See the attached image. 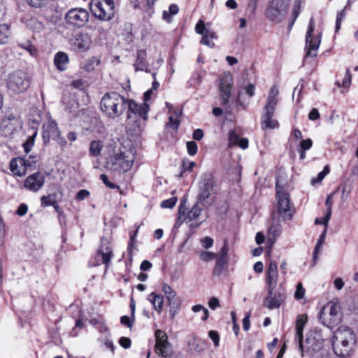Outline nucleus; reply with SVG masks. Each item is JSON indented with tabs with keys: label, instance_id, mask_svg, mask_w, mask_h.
Segmentation results:
<instances>
[{
	"label": "nucleus",
	"instance_id": "obj_16",
	"mask_svg": "<svg viewBox=\"0 0 358 358\" xmlns=\"http://www.w3.org/2000/svg\"><path fill=\"white\" fill-rule=\"evenodd\" d=\"M233 78L229 72L224 73L220 78L219 91L222 105H227L231 97Z\"/></svg>",
	"mask_w": 358,
	"mask_h": 358
},
{
	"label": "nucleus",
	"instance_id": "obj_45",
	"mask_svg": "<svg viewBox=\"0 0 358 358\" xmlns=\"http://www.w3.org/2000/svg\"><path fill=\"white\" fill-rule=\"evenodd\" d=\"M100 64V60L96 57H92L87 60L86 64L84 66V69L87 71L90 72L92 71L95 66H99Z\"/></svg>",
	"mask_w": 358,
	"mask_h": 358
},
{
	"label": "nucleus",
	"instance_id": "obj_42",
	"mask_svg": "<svg viewBox=\"0 0 358 358\" xmlns=\"http://www.w3.org/2000/svg\"><path fill=\"white\" fill-rule=\"evenodd\" d=\"M351 79L352 74L350 73V71L349 69H347L344 78L342 80V83H341L339 81H337L336 83V85H337L338 87H343V88L347 89L351 85Z\"/></svg>",
	"mask_w": 358,
	"mask_h": 358
},
{
	"label": "nucleus",
	"instance_id": "obj_49",
	"mask_svg": "<svg viewBox=\"0 0 358 358\" xmlns=\"http://www.w3.org/2000/svg\"><path fill=\"white\" fill-rule=\"evenodd\" d=\"M217 257V255L212 252H206V251H202L199 254L200 259L203 262H209L213 260Z\"/></svg>",
	"mask_w": 358,
	"mask_h": 358
},
{
	"label": "nucleus",
	"instance_id": "obj_51",
	"mask_svg": "<svg viewBox=\"0 0 358 358\" xmlns=\"http://www.w3.org/2000/svg\"><path fill=\"white\" fill-rule=\"evenodd\" d=\"M305 295V289L303 287V285L301 282H299L296 285V291L294 293V297L297 300H301L303 299Z\"/></svg>",
	"mask_w": 358,
	"mask_h": 358
},
{
	"label": "nucleus",
	"instance_id": "obj_39",
	"mask_svg": "<svg viewBox=\"0 0 358 358\" xmlns=\"http://www.w3.org/2000/svg\"><path fill=\"white\" fill-rule=\"evenodd\" d=\"M195 165L196 164L194 162L188 159H183L180 166L181 171L178 175V177H182L184 173L187 171H192Z\"/></svg>",
	"mask_w": 358,
	"mask_h": 358
},
{
	"label": "nucleus",
	"instance_id": "obj_52",
	"mask_svg": "<svg viewBox=\"0 0 358 358\" xmlns=\"http://www.w3.org/2000/svg\"><path fill=\"white\" fill-rule=\"evenodd\" d=\"M301 3V0H296L294 4V8L292 12L293 20L292 23L290 24V27L294 24V21L297 18L299 15L300 10V4Z\"/></svg>",
	"mask_w": 358,
	"mask_h": 358
},
{
	"label": "nucleus",
	"instance_id": "obj_13",
	"mask_svg": "<svg viewBox=\"0 0 358 358\" xmlns=\"http://www.w3.org/2000/svg\"><path fill=\"white\" fill-rule=\"evenodd\" d=\"M66 24L73 28H80L89 20V13L84 8L70 9L65 15Z\"/></svg>",
	"mask_w": 358,
	"mask_h": 358
},
{
	"label": "nucleus",
	"instance_id": "obj_31",
	"mask_svg": "<svg viewBox=\"0 0 358 358\" xmlns=\"http://www.w3.org/2000/svg\"><path fill=\"white\" fill-rule=\"evenodd\" d=\"M146 52L144 50H140L137 52V58L135 64L136 70L147 71V63L145 61Z\"/></svg>",
	"mask_w": 358,
	"mask_h": 358
},
{
	"label": "nucleus",
	"instance_id": "obj_3",
	"mask_svg": "<svg viewBox=\"0 0 358 358\" xmlns=\"http://www.w3.org/2000/svg\"><path fill=\"white\" fill-rule=\"evenodd\" d=\"M276 210L277 213L283 220H291L295 213L294 204L292 203L289 193L285 190L284 185H280L279 180H276Z\"/></svg>",
	"mask_w": 358,
	"mask_h": 358
},
{
	"label": "nucleus",
	"instance_id": "obj_55",
	"mask_svg": "<svg viewBox=\"0 0 358 358\" xmlns=\"http://www.w3.org/2000/svg\"><path fill=\"white\" fill-rule=\"evenodd\" d=\"M257 2L258 0H248L246 11L249 15H252L255 14L257 6Z\"/></svg>",
	"mask_w": 358,
	"mask_h": 358
},
{
	"label": "nucleus",
	"instance_id": "obj_8",
	"mask_svg": "<svg viewBox=\"0 0 358 358\" xmlns=\"http://www.w3.org/2000/svg\"><path fill=\"white\" fill-rule=\"evenodd\" d=\"M42 136L44 144L49 143L51 139L60 147H64L67 143L65 138L61 135L57 123L50 117L43 125Z\"/></svg>",
	"mask_w": 358,
	"mask_h": 358
},
{
	"label": "nucleus",
	"instance_id": "obj_22",
	"mask_svg": "<svg viewBox=\"0 0 358 358\" xmlns=\"http://www.w3.org/2000/svg\"><path fill=\"white\" fill-rule=\"evenodd\" d=\"M146 121L147 120H143V119L133 117L131 114H127V131L131 134L138 135L143 130Z\"/></svg>",
	"mask_w": 358,
	"mask_h": 358
},
{
	"label": "nucleus",
	"instance_id": "obj_41",
	"mask_svg": "<svg viewBox=\"0 0 358 358\" xmlns=\"http://www.w3.org/2000/svg\"><path fill=\"white\" fill-rule=\"evenodd\" d=\"M103 145L99 141H93L90 144V153L94 157H97L100 155L102 150Z\"/></svg>",
	"mask_w": 358,
	"mask_h": 358
},
{
	"label": "nucleus",
	"instance_id": "obj_60",
	"mask_svg": "<svg viewBox=\"0 0 358 358\" xmlns=\"http://www.w3.org/2000/svg\"><path fill=\"white\" fill-rule=\"evenodd\" d=\"M228 252H229L228 243L227 241H224V245L222 247V248L219 252L218 257L228 259V258H227Z\"/></svg>",
	"mask_w": 358,
	"mask_h": 358
},
{
	"label": "nucleus",
	"instance_id": "obj_24",
	"mask_svg": "<svg viewBox=\"0 0 358 358\" xmlns=\"http://www.w3.org/2000/svg\"><path fill=\"white\" fill-rule=\"evenodd\" d=\"M92 43L91 36L88 33L81 32L75 37L74 47L81 52L90 49Z\"/></svg>",
	"mask_w": 358,
	"mask_h": 358
},
{
	"label": "nucleus",
	"instance_id": "obj_43",
	"mask_svg": "<svg viewBox=\"0 0 358 358\" xmlns=\"http://www.w3.org/2000/svg\"><path fill=\"white\" fill-rule=\"evenodd\" d=\"M327 231V229L326 228H324V229L320 234L319 239L317 240V242L316 243V245H315L314 251H313V258L315 259L317 258V255L320 248L322 246V245L324 242Z\"/></svg>",
	"mask_w": 358,
	"mask_h": 358
},
{
	"label": "nucleus",
	"instance_id": "obj_37",
	"mask_svg": "<svg viewBox=\"0 0 358 358\" xmlns=\"http://www.w3.org/2000/svg\"><path fill=\"white\" fill-rule=\"evenodd\" d=\"M10 36V31L8 25L3 24L0 25V44L7 43Z\"/></svg>",
	"mask_w": 358,
	"mask_h": 358
},
{
	"label": "nucleus",
	"instance_id": "obj_15",
	"mask_svg": "<svg viewBox=\"0 0 358 358\" xmlns=\"http://www.w3.org/2000/svg\"><path fill=\"white\" fill-rule=\"evenodd\" d=\"M162 291L165 294L168 305L170 307V315L172 318H174L180 308L181 300L177 296L176 292L167 283L164 282L162 285Z\"/></svg>",
	"mask_w": 358,
	"mask_h": 358
},
{
	"label": "nucleus",
	"instance_id": "obj_59",
	"mask_svg": "<svg viewBox=\"0 0 358 358\" xmlns=\"http://www.w3.org/2000/svg\"><path fill=\"white\" fill-rule=\"evenodd\" d=\"M201 245L205 249L210 248L213 245V239L209 236H206L201 240Z\"/></svg>",
	"mask_w": 358,
	"mask_h": 358
},
{
	"label": "nucleus",
	"instance_id": "obj_12",
	"mask_svg": "<svg viewBox=\"0 0 358 358\" xmlns=\"http://www.w3.org/2000/svg\"><path fill=\"white\" fill-rule=\"evenodd\" d=\"M324 339L320 331L310 330L306 334V338L303 343L304 351L301 353L303 356L305 352L313 355L315 352H320L323 347Z\"/></svg>",
	"mask_w": 358,
	"mask_h": 358
},
{
	"label": "nucleus",
	"instance_id": "obj_44",
	"mask_svg": "<svg viewBox=\"0 0 358 358\" xmlns=\"http://www.w3.org/2000/svg\"><path fill=\"white\" fill-rule=\"evenodd\" d=\"M41 203L44 206H49L55 204L56 200V194H50L47 196H43L41 199Z\"/></svg>",
	"mask_w": 358,
	"mask_h": 358
},
{
	"label": "nucleus",
	"instance_id": "obj_64",
	"mask_svg": "<svg viewBox=\"0 0 358 358\" xmlns=\"http://www.w3.org/2000/svg\"><path fill=\"white\" fill-rule=\"evenodd\" d=\"M195 31L197 34L203 35L207 31L205 27V24L203 20H199L195 27Z\"/></svg>",
	"mask_w": 358,
	"mask_h": 358
},
{
	"label": "nucleus",
	"instance_id": "obj_50",
	"mask_svg": "<svg viewBox=\"0 0 358 358\" xmlns=\"http://www.w3.org/2000/svg\"><path fill=\"white\" fill-rule=\"evenodd\" d=\"M177 197L173 196L169 199L164 200L161 203V207L163 208H172L175 206L176 202H177Z\"/></svg>",
	"mask_w": 358,
	"mask_h": 358
},
{
	"label": "nucleus",
	"instance_id": "obj_21",
	"mask_svg": "<svg viewBox=\"0 0 358 358\" xmlns=\"http://www.w3.org/2000/svg\"><path fill=\"white\" fill-rule=\"evenodd\" d=\"M45 176L40 172L30 175L24 181V187L32 192L38 191L44 185Z\"/></svg>",
	"mask_w": 358,
	"mask_h": 358
},
{
	"label": "nucleus",
	"instance_id": "obj_38",
	"mask_svg": "<svg viewBox=\"0 0 358 358\" xmlns=\"http://www.w3.org/2000/svg\"><path fill=\"white\" fill-rule=\"evenodd\" d=\"M18 45L28 52L30 55L35 56L37 53V49L35 45H34L30 41H25L22 42H19Z\"/></svg>",
	"mask_w": 358,
	"mask_h": 358
},
{
	"label": "nucleus",
	"instance_id": "obj_11",
	"mask_svg": "<svg viewBox=\"0 0 358 358\" xmlns=\"http://www.w3.org/2000/svg\"><path fill=\"white\" fill-rule=\"evenodd\" d=\"M315 30V21L313 17L310 19L308 30L306 34V50L305 59L308 57H315L317 52L321 43L322 34L319 33L316 36L313 34Z\"/></svg>",
	"mask_w": 358,
	"mask_h": 358
},
{
	"label": "nucleus",
	"instance_id": "obj_25",
	"mask_svg": "<svg viewBox=\"0 0 358 358\" xmlns=\"http://www.w3.org/2000/svg\"><path fill=\"white\" fill-rule=\"evenodd\" d=\"M228 145L229 148L238 146L242 149H246L248 147V140L245 138H240L235 131H231L229 134Z\"/></svg>",
	"mask_w": 358,
	"mask_h": 358
},
{
	"label": "nucleus",
	"instance_id": "obj_57",
	"mask_svg": "<svg viewBox=\"0 0 358 358\" xmlns=\"http://www.w3.org/2000/svg\"><path fill=\"white\" fill-rule=\"evenodd\" d=\"M37 135V131H34L33 134L28 138L24 144V150L28 152L30 150V148L34 145V138Z\"/></svg>",
	"mask_w": 358,
	"mask_h": 358
},
{
	"label": "nucleus",
	"instance_id": "obj_36",
	"mask_svg": "<svg viewBox=\"0 0 358 358\" xmlns=\"http://www.w3.org/2000/svg\"><path fill=\"white\" fill-rule=\"evenodd\" d=\"M27 26L34 32H40L43 29L42 22L35 17H31L27 22Z\"/></svg>",
	"mask_w": 358,
	"mask_h": 358
},
{
	"label": "nucleus",
	"instance_id": "obj_2",
	"mask_svg": "<svg viewBox=\"0 0 358 358\" xmlns=\"http://www.w3.org/2000/svg\"><path fill=\"white\" fill-rule=\"evenodd\" d=\"M127 101V99L117 92H108L101 99L100 109L104 116L114 120L124 114Z\"/></svg>",
	"mask_w": 358,
	"mask_h": 358
},
{
	"label": "nucleus",
	"instance_id": "obj_6",
	"mask_svg": "<svg viewBox=\"0 0 358 358\" xmlns=\"http://www.w3.org/2000/svg\"><path fill=\"white\" fill-rule=\"evenodd\" d=\"M90 10L99 20L110 21L115 16V3L113 0H92Z\"/></svg>",
	"mask_w": 358,
	"mask_h": 358
},
{
	"label": "nucleus",
	"instance_id": "obj_58",
	"mask_svg": "<svg viewBox=\"0 0 358 358\" xmlns=\"http://www.w3.org/2000/svg\"><path fill=\"white\" fill-rule=\"evenodd\" d=\"M71 86H73L76 89H78L80 90H83L86 87V82L82 79H77L71 83Z\"/></svg>",
	"mask_w": 358,
	"mask_h": 358
},
{
	"label": "nucleus",
	"instance_id": "obj_18",
	"mask_svg": "<svg viewBox=\"0 0 358 358\" xmlns=\"http://www.w3.org/2000/svg\"><path fill=\"white\" fill-rule=\"evenodd\" d=\"M268 292L264 303L268 309L279 308L285 301L286 296L282 291L268 289Z\"/></svg>",
	"mask_w": 358,
	"mask_h": 358
},
{
	"label": "nucleus",
	"instance_id": "obj_53",
	"mask_svg": "<svg viewBox=\"0 0 358 358\" xmlns=\"http://www.w3.org/2000/svg\"><path fill=\"white\" fill-rule=\"evenodd\" d=\"M187 149L188 154L191 156H194L196 154L198 150V146L194 141H188L187 143Z\"/></svg>",
	"mask_w": 358,
	"mask_h": 358
},
{
	"label": "nucleus",
	"instance_id": "obj_63",
	"mask_svg": "<svg viewBox=\"0 0 358 358\" xmlns=\"http://www.w3.org/2000/svg\"><path fill=\"white\" fill-rule=\"evenodd\" d=\"M90 196V192L87 189H81L76 194V199L78 201H83Z\"/></svg>",
	"mask_w": 358,
	"mask_h": 358
},
{
	"label": "nucleus",
	"instance_id": "obj_20",
	"mask_svg": "<svg viewBox=\"0 0 358 358\" xmlns=\"http://www.w3.org/2000/svg\"><path fill=\"white\" fill-rule=\"evenodd\" d=\"M308 320L306 314L299 315L296 320V334L295 341L302 353L304 351V346L303 342V330L305 324Z\"/></svg>",
	"mask_w": 358,
	"mask_h": 358
},
{
	"label": "nucleus",
	"instance_id": "obj_56",
	"mask_svg": "<svg viewBox=\"0 0 358 358\" xmlns=\"http://www.w3.org/2000/svg\"><path fill=\"white\" fill-rule=\"evenodd\" d=\"M208 336L213 341L214 345L215 347H218L220 344V335L218 332L214 330H210L208 332Z\"/></svg>",
	"mask_w": 358,
	"mask_h": 358
},
{
	"label": "nucleus",
	"instance_id": "obj_62",
	"mask_svg": "<svg viewBox=\"0 0 358 358\" xmlns=\"http://www.w3.org/2000/svg\"><path fill=\"white\" fill-rule=\"evenodd\" d=\"M21 126H17L13 124V122L11 123H9V126L7 127L6 129L2 128V129L5 131V134L7 135H11L13 134L18 128H20Z\"/></svg>",
	"mask_w": 358,
	"mask_h": 358
},
{
	"label": "nucleus",
	"instance_id": "obj_30",
	"mask_svg": "<svg viewBox=\"0 0 358 358\" xmlns=\"http://www.w3.org/2000/svg\"><path fill=\"white\" fill-rule=\"evenodd\" d=\"M279 94L278 86L273 85L269 90L267 99H266V103L264 106H268V107H274L276 108L278 104V99L277 96Z\"/></svg>",
	"mask_w": 358,
	"mask_h": 358
},
{
	"label": "nucleus",
	"instance_id": "obj_9",
	"mask_svg": "<svg viewBox=\"0 0 358 358\" xmlns=\"http://www.w3.org/2000/svg\"><path fill=\"white\" fill-rule=\"evenodd\" d=\"M30 86L29 75L22 71H16L11 73L7 80L8 89L15 94H20L26 91Z\"/></svg>",
	"mask_w": 358,
	"mask_h": 358
},
{
	"label": "nucleus",
	"instance_id": "obj_4",
	"mask_svg": "<svg viewBox=\"0 0 358 358\" xmlns=\"http://www.w3.org/2000/svg\"><path fill=\"white\" fill-rule=\"evenodd\" d=\"M215 182L211 173H204L201 175L198 183L199 193L197 200L198 203H201V206L205 208L211 206L215 201Z\"/></svg>",
	"mask_w": 358,
	"mask_h": 358
},
{
	"label": "nucleus",
	"instance_id": "obj_23",
	"mask_svg": "<svg viewBox=\"0 0 358 358\" xmlns=\"http://www.w3.org/2000/svg\"><path fill=\"white\" fill-rule=\"evenodd\" d=\"M278 264L275 262H270L266 273V282L268 289H275L278 283Z\"/></svg>",
	"mask_w": 358,
	"mask_h": 358
},
{
	"label": "nucleus",
	"instance_id": "obj_32",
	"mask_svg": "<svg viewBox=\"0 0 358 358\" xmlns=\"http://www.w3.org/2000/svg\"><path fill=\"white\" fill-rule=\"evenodd\" d=\"M201 203H198V201L193 207L187 213L185 212V217L187 221H192L199 217L202 211V208L199 206Z\"/></svg>",
	"mask_w": 358,
	"mask_h": 358
},
{
	"label": "nucleus",
	"instance_id": "obj_46",
	"mask_svg": "<svg viewBox=\"0 0 358 358\" xmlns=\"http://www.w3.org/2000/svg\"><path fill=\"white\" fill-rule=\"evenodd\" d=\"M331 199H332L331 195H328L327 198L326 199V201H325V204H326V206H327V209L326 214L324 215V220L325 222H329L331 217V213H331V205H332Z\"/></svg>",
	"mask_w": 358,
	"mask_h": 358
},
{
	"label": "nucleus",
	"instance_id": "obj_1",
	"mask_svg": "<svg viewBox=\"0 0 358 358\" xmlns=\"http://www.w3.org/2000/svg\"><path fill=\"white\" fill-rule=\"evenodd\" d=\"M357 336L355 331L348 327H340L334 334L332 345L334 353L338 357L348 358L356 344Z\"/></svg>",
	"mask_w": 358,
	"mask_h": 358
},
{
	"label": "nucleus",
	"instance_id": "obj_28",
	"mask_svg": "<svg viewBox=\"0 0 358 358\" xmlns=\"http://www.w3.org/2000/svg\"><path fill=\"white\" fill-rule=\"evenodd\" d=\"M148 300L152 305L153 309L158 313H161L164 304L163 296L155 292H152L148 296Z\"/></svg>",
	"mask_w": 358,
	"mask_h": 358
},
{
	"label": "nucleus",
	"instance_id": "obj_61",
	"mask_svg": "<svg viewBox=\"0 0 358 358\" xmlns=\"http://www.w3.org/2000/svg\"><path fill=\"white\" fill-rule=\"evenodd\" d=\"M100 179L107 187H110V189H115V188L118 187V186L117 185L109 181L108 178L106 174H101L100 176Z\"/></svg>",
	"mask_w": 358,
	"mask_h": 358
},
{
	"label": "nucleus",
	"instance_id": "obj_26",
	"mask_svg": "<svg viewBox=\"0 0 358 358\" xmlns=\"http://www.w3.org/2000/svg\"><path fill=\"white\" fill-rule=\"evenodd\" d=\"M24 160L20 157L12 159L10 162V170L16 176H22L25 173Z\"/></svg>",
	"mask_w": 358,
	"mask_h": 358
},
{
	"label": "nucleus",
	"instance_id": "obj_47",
	"mask_svg": "<svg viewBox=\"0 0 358 358\" xmlns=\"http://www.w3.org/2000/svg\"><path fill=\"white\" fill-rule=\"evenodd\" d=\"M202 82V75L200 73H195L189 80V85L197 87Z\"/></svg>",
	"mask_w": 358,
	"mask_h": 358
},
{
	"label": "nucleus",
	"instance_id": "obj_10",
	"mask_svg": "<svg viewBox=\"0 0 358 358\" xmlns=\"http://www.w3.org/2000/svg\"><path fill=\"white\" fill-rule=\"evenodd\" d=\"M136 159V152L129 149L117 153L112 159V169L119 173H125L129 171Z\"/></svg>",
	"mask_w": 358,
	"mask_h": 358
},
{
	"label": "nucleus",
	"instance_id": "obj_48",
	"mask_svg": "<svg viewBox=\"0 0 358 358\" xmlns=\"http://www.w3.org/2000/svg\"><path fill=\"white\" fill-rule=\"evenodd\" d=\"M345 8H346V6L342 10L339 11L337 13L336 20V27H335L336 32H338L340 30L341 26V22L345 17Z\"/></svg>",
	"mask_w": 358,
	"mask_h": 358
},
{
	"label": "nucleus",
	"instance_id": "obj_40",
	"mask_svg": "<svg viewBox=\"0 0 358 358\" xmlns=\"http://www.w3.org/2000/svg\"><path fill=\"white\" fill-rule=\"evenodd\" d=\"M13 122V124L17 126H21V122L18 117L11 114L5 117L1 123V128L6 129L9 126V123Z\"/></svg>",
	"mask_w": 358,
	"mask_h": 358
},
{
	"label": "nucleus",
	"instance_id": "obj_27",
	"mask_svg": "<svg viewBox=\"0 0 358 358\" xmlns=\"http://www.w3.org/2000/svg\"><path fill=\"white\" fill-rule=\"evenodd\" d=\"M204 350L203 341L196 336L187 338V350L190 352H201Z\"/></svg>",
	"mask_w": 358,
	"mask_h": 358
},
{
	"label": "nucleus",
	"instance_id": "obj_7",
	"mask_svg": "<svg viewBox=\"0 0 358 358\" xmlns=\"http://www.w3.org/2000/svg\"><path fill=\"white\" fill-rule=\"evenodd\" d=\"M290 0H271L265 10L266 17L271 22L279 23L286 16Z\"/></svg>",
	"mask_w": 358,
	"mask_h": 358
},
{
	"label": "nucleus",
	"instance_id": "obj_19",
	"mask_svg": "<svg viewBox=\"0 0 358 358\" xmlns=\"http://www.w3.org/2000/svg\"><path fill=\"white\" fill-rule=\"evenodd\" d=\"M128 107V114H131L133 117H136L143 120H148V113L149 110V106L147 103H138L135 101L128 99L127 101Z\"/></svg>",
	"mask_w": 358,
	"mask_h": 358
},
{
	"label": "nucleus",
	"instance_id": "obj_35",
	"mask_svg": "<svg viewBox=\"0 0 358 358\" xmlns=\"http://www.w3.org/2000/svg\"><path fill=\"white\" fill-rule=\"evenodd\" d=\"M185 202L186 199H182L181 201L178 210V217L175 224L176 227H179L183 222H187V220L185 217V207L184 206Z\"/></svg>",
	"mask_w": 358,
	"mask_h": 358
},
{
	"label": "nucleus",
	"instance_id": "obj_29",
	"mask_svg": "<svg viewBox=\"0 0 358 358\" xmlns=\"http://www.w3.org/2000/svg\"><path fill=\"white\" fill-rule=\"evenodd\" d=\"M69 62V58L66 53L63 52H57L54 59V63L59 71H64L66 69Z\"/></svg>",
	"mask_w": 358,
	"mask_h": 358
},
{
	"label": "nucleus",
	"instance_id": "obj_5",
	"mask_svg": "<svg viewBox=\"0 0 358 358\" xmlns=\"http://www.w3.org/2000/svg\"><path fill=\"white\" fill-rule=\"evenodd\" d=\"M343 320V313L340 304L329 301L320 312L319 321L324 326L333 329L338 326Z\"/></svg>",
	"mask_w": 358,
	"mask_h": 358
},
{
	"label": "nucleus",
	"instance_id": "obj_14",
	"mask_svg": "<svg viewBox=\"0 0 358 358\" xmlns=\"http://www.w3.org/2000/svg\"><path fill=\"white\" fill-rule=\"evenodd\" d=\"M155 352L163 357H169L172 355L173 351L171 343L168 341V336L165 331L157 329L155 331Z\"/></svg>",
	"mask_w": 358,
	"mask_h": 358
},
{
	"label": "nucleus",
	"instance_id": "obj_54",
	"mask_svg": "<svg viewBox=\"0 0 358 358\" xmlns=\"http://www.w3.org/2000/svg\"><path fill=\"white\" fill-rule=\"evenodd\" d=\"M312 145H313V141L310 138L302 140L300 142L298 150L306 151V150H309L312 147Z\"/></svg>",
	"mask_w": 358,
	"mask_h": 358
},
{
	"label": "nucleus",
	"instance_id": "obj_17",
	"mask_svg": "<svg viewBox=\"0 0 358 358\" xmlns=\"http://www.w3.org/2000/svg\"><path fill=\"white\" fill-rule=\"evenodd\" d=\"M276 108L264 106L261 116V127L263 130L275 129L279 127L278 121L273 118Z\"/></svg>",
	"mask_w": 358,
	"mask_h": 358
},
{
	"label": "nucleus",
	"instance_id": "obj_34",
	"mask_svg": "<svg viewBox=\"0 0 358 358\" xmlns=\"http://www.w3.org/2000/svg\"><path fill=\"white\" fill-rule=\"evenodd\" d=\"M228 263V259L217 257L215 266L214 268V275L219 276L222 274L224 270L226 269Z\"/></svg>",
	"mask_w": 358,
	"mask_h": 358
},
{
	"label": "nucleus",
	"instance_id": "obj_33",
	"mask_svg": "<svg viewBox=\"0 0 358 358\" xmlns=\"http://www.w3.org/2000/svg\"><path fill=\"white\" fill-rule=\"evenodd\" d=\"M99 255H101L102 262L108 266L112 255V250L108 246L101 245L98 252Z\"/></svg>",
	"mask_w": 358,
	"mask_h": 358
}]
</instances>
